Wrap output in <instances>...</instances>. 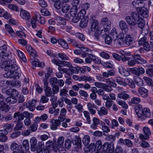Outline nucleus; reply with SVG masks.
<instances>
[{"instance_id": "1", "label": "nucleus", "mask_w": 153, "mask_h": 153, "mask_svg": "<svg viewBox=\"0 0 153 153\" xmlns=\"http://www.w3.org/2000/svg\"><path fill=\"white\" fill-rule=\"evenodd\" d=\"M79 1H72V4L73 6L70 9V13H68L65 16L66 19H70L71 17H73V22L77 23L80 19H82L87 17L85 16L86 12L85 9L81 10L78 14L76 15L77 10V5L79 4Z\"/></svg>"}, {"instance_id": "2", "label": "nucleus", "mask_w": 153, "mask_h": 153, "mask_svg": "<svg viewBox=\"0 0 153 153\" xmlns=\"http://www.w3.org/2000/svg\"><path fill=\"white\" fill-rule=\"evenodd\" d=\"M111 22L106 17L102 18L100 22L101 25L104 27L103 33L104 34L103 35H101V36H104L105 42L106 44L108 45L110 44L112 41L116 43H117V42L114 37V36L111 34L112 29L111 31L109 34L110 35L108 34L109 31L111 29Z\"/></svg>"}, {"instance_id": "3", "label": "nucleus", "mask_w": 153, "mask_h": 153, "mask_svg": "<svg viewBox=\"0 0 153 153\" xmlns=\"http://www.w3.org/2000/svg\"><path fill=\"white\" fill-rule=\"evenodd\" d=\"M111 33L112 35L114 36L117 44L120 45L124 46L126 45H130L132 43V39L129 35H126L125 37L124 34L122 33H120L117 35L116 29L115 28L112 29Z\"/></svg>"}, {"instance_id": "4", "label": "nucleus", "mask_w": 153, "mask_h": 153, "mask_svg": "<svg viewBox=\"0 0 153 153\" xmlns=\"http://www.w3.org/2000/svg\"><path fill=\"white\" fill-rule=\"evenodd\" d=\"M10 62L11 61H5L0 63V67L2 68L4 67L6 71H7V69L9 70L4 74V77L6 78L15 77V74H16L15 71L18 70V66L15 64L11 65H10L9 64L10 63Z\"/></svg>"}, {"instance_id": "5", "label": "nucleus", "mask_w": 153, "mask_h": 153, "mask_svg": "<svg viewBox=\"0 0 153 153\" xmlns=\"http://www.w3.org/2000/svg\"><path fill=\"white\" fill-rule=\"evenodd\" d=\"M52 62L53 63L58 66H63L68 65V67H67L68 68H64V69H63V71L67 75H70L73 73L77 74L79 73L77 67H73L71 66V64L68 62L58 60L55 59H52Z\"/></svg>"}, {"instance_id": "6", "label": "nucleus", "mask_w": 153, "mask_h": 153, "mask_svg": "<svg viewBox=\"0 0 153 153\" xmlns=\"http://www.w3.org/2000/svg\"><path fill=\"white\" fill-rule=\"evenodd\" d=\"M135 111L139 120L143 121L147 118L151 117V112L150 110L147 108H143L140 105L135 107Z\"/></svg>"}, {"instance_id": "7", "label": "nucleus", "mask_w": 153, "mask_h": 153, "mask_svg": "<svg viewBox=\"0 0 153 153\" xmlns=\"http://www.w3.org/2000/svg\"><path fill=\"white\" fill-rule=\"evenodd\" d=\"M26 49L27 51L32 56L30 59V61L32 64L33 68H34L36 66L43 67L45 65L44 63L39 62L38 59L34 57L37 55L36 51L29 45L26 46Z\"/></svg>"}, {"instance_id": "8", "label": "nucleus", "mask_w": 153, "mask_h": 153, "mask_svg": "<svg viewBox=\"0 0 153 153\" xmlns=\"http://www.w3.org/2000/svg\"><path fill=\"white\" fill-rule=\"evenodd\" d=\"M132 4L136 7L138 15L146 18L148 16V8L143 6V7H139L143 6L144 4L141 1H134L132 2Z\"/></svg>"}, {"instance_id": "9", "label": "nucleus", "mask_w": 153, "mask_h": 153, "mask_svg": "<svg viewBox=\"0 0 153 153\" xmlns=\"http://www.w3.org/2000/svg\"><path fill=\"white\" fill-rule=\"evenodd\" d=\"M106 82L107 84L96 82L94 83V85L97 88H102L107 92L112 90V87H115L116 86V83L113 81L112 79H107Z\"/></svg>"}, {"instance_id": "10", "label": "nucleus", "mask_w": 153, "mask_h": 153, "mask_svg": "<svg viewBox=\"0 0 153 153\" xmlns=\"http://www.w3.org/2000/svg\"><path fill=\"white\" fill-rule=\"evenodd\" d=\"M98 22L97 20L93 21L91 25V30L93 32L95 37L98 39L101 35H104L103 33L104 29L100 30V27L98 26Z\"/></svg>"}, {"instance_id": "11", "label": "nucleus", "mask_w": 153, "mask_h": 153, "mask_svg": "<svg viewBox=\"0 0 153 153\" xmlns=\"http://www.w3.org/2000/svg\"><path fill=\"white\" fill-rule=\"evenodd\" d=\"M11 92L9 97L6 99V101L7 103L13 104L16 102L17 101L19 94L18 92L14 89H9L6 91V94L9 95V92Z\"/></svg>"}, {"instance_id": "12", "label": "nucleus", "mask_w": 153, "mask_h": 153, "mask_svg": "<svg viewBox=\"0 0 153 153\" xmlns=\"http://www.w3.org/2000/svg\"><path fill=\"white\" fill-rule=\"evenodd\" d=\"M116 82L118 84L124 86H126L128 85L131 88L135 87V85L132 80L129 78H126L124 79L120 77L117 78Z\"/></svg>"}, {"instance_id": "13", "label": "nucleus", "mask_w": 153, "mask_h": 153, "mask_svg": "<svg viewBox=\"0 0 153 153\" xmlns=\"http://www.w3.org/2000/svg\"><path fill=\"white\" fill-rule=\"evenodd\" d=\"M75 46L78 48L79 49L74 51V53L76 55L81 54L82 57H85L86 56V53H91V51L84 47V45L79 44H74Z\"/></svg>"}, {"instance_id": "14", "label": "nucleus", "mask_w": 153, "mask_h": 153, "mask_svg": "<svg viewBox=\"0 0 153 153\" xmlns=\"http://www.w3.org/2000/svg\"><path fill=\"white\" fill-rule=\"evenodd\" d=\"M52 72V69L49 68L48 69L47 73L45 74L46 79L44 82V87L45 88V93L47 97L51 96L53 95V93L52 92L51 88L48 86V83L47 81H46L48 77L51 74Z\"/></svg>"}, {"instance_id": "15", "label": "nucleus", "mask_w": 153, "mask_h": 153, "mask_svg": "<svg viewBox=\"0 0 153 153\" xmlns=\"http://www.w3.org/2000/svg\"><path fill=\"white\" fill-rule=\"evenodd\" d=\"M128 64L131 66H133L136 64L145 63L146 61L142 58L141 57L138 55H134L133 56V58H128Z\"/></svg>"}, {"instance_id": "16", "label": "nucleus", "mask_w": 153, "mask_h": 153, "mask_svg": "<svg viewBox=\"0 0 153 153\" xmlns=\"http://www.w3.org/2000/svg\"><path fill=\"white\" fill-rule=\"evenodd\" d=\"M131 17L128 16L126 17V20L127 23L131 26V27L137 24V20L139 16H138L136 12H133L131 14Z\"/></svg>"}, {"instance_id": "17", "label": "nucleus", "mask_w": 153, "mask_h": 153, "mask_svg": "<svg viewBox=\"0 0 153 153\" xmlns=\"http://www.w3.org/2000/svg\"><path fill=\"white\" fill-rule=\"evenodd\" d=\"M33 117V115L32 113H29L27 111H25L23 114L17 112L15 113L14 115V118L19 120H23L24 117L30 118Z\"/></svg>"}, {"instance_id": "18", "label": "nucleus", "mask_w": 153, "mask_h": 153, "mask_svg": "<svg viewBox=\"0 0 153 153\" xmlns=\"http://www.w3.org/2000/svg\"><path fill=\"white\" fill-rule=\"evenodd\" d=\"M11 2V1H0V4L4 6L8 5V8L10 10L16 12H19V7L15 4H9Z\"/></svg>"}, {"instance_id": "19", "label": "nucleus", "mask_w": 153, "mask_h": 153, "mask_svg": "<svg viewBox=\"0 0 153 153\" xmlns=\"http://www.w3.org/2000/svg\"><path fill=\"white\" fill-rule=\"evenodd\" d=\"M128 70L133 74L137 76H140L141 75L144 74L145 72V69L143 68L140 67L129 68Z\"/></svg>"}, {"instance_id": "20", "label": "nucleus", "mask_w": 153, "mask_h": 153, "mask_svg": "<svg viewBox=\"0 0 153 153\" xmlns=\"http://www.w3.org/2000/svg\"><path fill=\"white\" fill-rule=\"evenodd\" d=\"M64 120V119L61 117H59L58 120H52L51 121V128L53 130H56L57 126H59L60 124V122H62Z\"/></svg>"}, {"instance_id": "21", "label": "nucleus", "mask_w": 153, "mask_h": 153, "mask_svg": "<svg viewBox=\"0 0 153 153\" xmlns=\"http://www.w3.org/2000/svg\"><path fill=\"white\" fill-rule=\"evenodd\" d=\"M64 142V138L62 137H59L57 140V144L56 146H55L54 150L55 152L57 151L58 150L59 151L61 150L63 148Z\"/></svg>"}, {"instance_id": "22", "label": "nucleus", "mask_w": 153, "mask_h": 153, "mask_svg": "<svg viewBox=\"0 0 153 153\" xmlns=\"http://www.w3.org/2000/svg\"><path fill=\"white\" fill-rule=\"evenodd\" d=\"M21 148V146H19L15 143H12L10 146V149L13 151V153H24Z\"/></svg>"}, {"instance_id": "23", "label": "nucleus", "mask_w": 153, "mask_h": 153, "mask_svg": "<svg viewBox=\"0 0 153 153\" xmlns=\"http://www.w3.org/2000/svg\"><path fill=\"white\" fill-rule=\"evenodd\" d=\"M103 149L104 151H106L108 153H114V144L112 143H105L103 145Z\"/></svg>"}, {"instance_id": "24", "label": "nucleus", "mask_w": 153, "mask_h": 153, "mask_svg": "<svg viewBox=\"0 0 153 153\" xmlns=\"http://www.w3.org/2000/svg\"><path fill=\"white\" fill-rule=\"evenodd\" d=\"M19 15L24 20H28L30 19L31 16L29 12L23 9H21Z\"/></svg>"}, {"instance_id": "25", "label": "nucleus", "mask_w": 153, "mask_h": 153, "mask_svg": "<svg viewBox=\"0 0 153 153\" xmlns=\"http://www.w3.org/2000/svg\"><path fill=\"white\" fill-rule=\"evenodd\" d=\"M138 92L141 97L146 98L148 95L149 91L147 89L143 87H140L138 89Z\"/></svg>"}, {"instance_id": "26", "label": "nucleus", "mask_w": 153, "mask_h": 153, "mask_svg": "<svg viewBox=\"0 0 153 153\" xmlns=\"http://www.w3.org/2000/svg\"><path fill=\"white\" fill-rule=\"evenodd\" d=\"M30 149L32 151L34 152L36 148L37 141L36 138L34 137H32L30 140Z\"/></svg>"}, {"instance_id": "27", "label": "nucleus", "mask_w": 153, "mask_h": 153, "mask_svg": "<svg viewBox=\"0 0 153 153\" xmlns=\"http://www.w3.org/2000/svg\"><path fill=\"white\" fill-rule=\"evenodd\" d=\"M119 26L122 32L126 33L128 30V25L123 20H121L119 22Z\"/></svg>"}, {"instance_id": "28", "label": "nucleus", "mask_w": 153, "mask_h": 153, "mask_svg": "<svg viewBox=\"0 0 153 153\" xmlns=\"http://www.w3.org/2000/svg\"><path fill=\"white\" fill-rule=\"evenodd\" d=\"M139 76H134L133 80L137 85L139 86H142L144 85V82L142 79Z\"/></svg>"}, {"instance_id": "29", "label": "nucleus", "mask_w": 153, "mask_h": 153, "mask_svg": "<svg viewBox=\"0 0 153 153\" xmlns=\"http://www.w3.org/2000/svg\"><path fill=\"white\" fill-rule=\"evenodd\" d=\"M7 134V131L4 130H0V141L2 142L6 141L7 140V138L6 135Z\"/></svg>"}, {"instance_id": "30", "label": "nucleus", "mask_w": 153, "mask_h": 153, "mask_svg": "<svg viewBox=\"0 0 153 153\" xmlns=\"http://www.w3.org/2000/svg\"><path fill=\"white\" fill-rule=\"evenodd\" d=\"M36 103V101L35 100H33L31 102H28L27 103L26 106L28 108L29 110L31 111H33L35 109V105Z\"/></svg>"}, {"instance_id": "31", "label": "nucleus", "mask_w": 153, "mask_h": 153, "mask_svg": "<svg viewBox=\"0 0 153 153\" xmlns=\"http://www.w3.org/2000/svg\"><path fill=\"white\" fill-rule=\"evenodd\" d=\"M22 144L25 149V151L23 150L24 153H30L29 151L30 146L28 140H24L23 141Z\"/></svg>"}, {"instance_id": "32", "label": "nucleus", "mask_w": 153, "mask_h": 153, "mask_svg": "<svg viewBox=\"0 0 153 153\" xmlns=\"http://www.w3.org/2000/svg\"><path fill=\"white\" fill-rule=\"evenodd\" d=\"M119 72L120 74L124 76H128L130 75V73L129 72L126 71L124 68L120 66L119 67Z\"/></svg>"}, {"instance_id": "33", "label": "nucleus", "mask_w": 153, "mask_h": 153, "mask_svg": "<svg viewBox=\"0 0 153 153\" xmlns=\"http://www.w3.org/2000/svg\"><path fill=\"white\" fill-rule=\"evenodd\" d=\"M139 16V17L137 18V24L138 27L142 29L144 27L145 22L144 20L142 18L140 17V16Z\"/></svg>"}, {"instance_id": "34", "label": "nucleus", "mask_w": 153, "mask_h": 153, "mask_svg": "<svg viewBox=\"0 0 153 153\" xmlns=\"http://www.w3.org/2000/svg\"><path fill=\"white\" fill-rule=\"evenodd\" d=\"M88 21V17H85L82 18L80 23V26L82 28L85 27L87 25Z\"/></svg>"}, {"instance_id": "35", "label": "nucleus", "mask_w": 153, "mask_h": 153, "mask_svg": "<svg viewBox=\"0 0 153 153\" xmlns=\"http://www.w3.org/2000/svg\"><path fill=\"white\" fill-rule=\"evenodd\" d=\"M58 42L59 45L64 48L67 49L68 48V43L64 40L59 39L58 40Z\"/></svg>"}, {"instance_id": "36", "label": "nucleus", "mask_w": 153, "mask_h": 153, "mask_svg": "<svg viewBox=\"0 0 153 153\" xmlns=\"http://www.w3.org/2000/svg\"><path fill=\"white\" fill-rule=\"evenodd\" d=\"M119 53L122 56H124V58H122V61H125L128 60V58L126 57V56H129L131 55L130 52L128 51L126 52L123 50H120L119 51Z\"/></svg>"}, {"instance_id": "37", "label": "nucleus", "mask_w": 153, "mask_h": 153, "mask_svg": "<svg viewBox=\"0 0 153 153\" xmlns=\"http://www.w3.org/2000/svg\"><path fill=\"white\" fill-rule=\"evenodd\" d=\"M140 99L137 97H134L131 98V101L128 102L129 105H131L132 104H137L140 102Z\"/></svg>"}, {"instance_id": "38", "label": "nucleus", "mask_w": 153, "mask_h": 153, "mask_svg": "<svg viewBox=\"0 0 153 153\" xmlns=\"http://www.w3.org/2000/svg\"><path fill=\"white\" fill-rule=\"evenodd\" d=\"M88 109L90 112L92 114H94L96 113L95 111L93 108H95L94 105L93 103H88L87 105Z\"/></svg>"}, {"instance_id": "39", "label": "nucleus", "mask_w": 153, "mask_h": 153, "mask_svg": "<svg viewBox=\"0 0 153 153\" xmlns=\"http://www.w3.org/2000/svg\"><path fill=\"white\" fill-rule=\"evenodd\" d=\"M44 144L42 141L38 144L36 151L37 153H43V149L44 148Z\"/></svg>"}, {"instance_id": "40", "label": "nucleus", "mask_w": 153, "mask_h": 153, "mask_svg": "<svg viewBox=\"0 0 153 153\" xmlns=\"http://www.w3.org/2000/svg\"><path fill=\"white\" fill-rule=\"evenodd\" d=\"M82 81H88L91 82H93L94 81V79L90 76H81Z\"/></svg>"}, {"instance_id": "41", "label": "nucleus", "mask_w": 153, "mask_h": 153, "mask_svg": "<svg viewBox=\"0 0 153 153\" xmlns=\"http://www.w3.org/2000/svg\"><path fill=\"white\" fill-rule=\"evenodd\" d=\"M119 142L121 143L124 142V144L128 147H131L133 145L132 141L128 139H125L124 141L123 140L120 139L119 140Z\"/></svg>"}, {"instance_id": "42", "label": "nucleus", "mask_w": 153, "mask_h": 153, "mask_svg": "<svg viewBox=\"0 0 153 153\" xmlns=\"http://www.w3.org/2000/svg\"><path fill=\"white\" fill-rule=\"evenodd\" d=\"M117 103L123 108L126 109L128 108V106L125 102L120 100H117Z\"/></svg>"}, {"instance_id": "43", "label": "nucleus", "mask_w": 153, "mask_h": 153, "mask_svg": "<svg viewBox=\"0 0 153 153\" xmlns=\"http://www.w3.org/2000/svg\"><path fill=\"white\" fill-rule=\"evenodd\" d=\"M4 26L6 30L8 32L10 35L12 36H13L15 34V33L13 29L10 27V25L6 24Z\"/></svg>"}, {"instance_id": "44", "label": "nucleus", "mask_w": 153, "mask_h": 153, "mask_svg": "<svg viewBox=\"0 0 153 153\" xmlns=\"http://www.w3.org/2000/svg\"><path fill=\"white\" fill-rule=\"evenodd\" d=\"M118 97L121 99L126 100L129 98L130 96L127 94L120 93L118 94Z\"/></svg>"}, {"instance_id": "45", "label": "nucleus", "mask_w": 153, "mask_h": 153, "mask_svg": "<svg viewBox=\"0 0 153 153\" xmlns=\"http://www.w3.org/2000/svg\"><path fill=\"white\" fill-rule=\"evenodd\" d=\"M37 18L36 17V15L33 17L31 19V24L32 27L33 28H35L36 27L37 23L36 21L37 20Z\"/></svg>"}, {"instance_id": "46", "label": "nucleus", "mask_w": 153, "mask_h": 153, "mask_svg": "<svg viewBox=\"0 0 153 153\" xmlns=\"http://www.w3.org/2000/svg\"><path fill=\"white\" fill-rule=\"evenodd\" d=\"M18 55L19 57L24 62H25L27 61L26 59L24 53L21 51L17 50V51Z\"/></svg>"}, {"instance_id": "47", "label": "nucleus", "mask_w": 153, "mask_h": 153, "mask_svg": "<svg viewBox=\"0 0 153 153\" xmlns=\"http://www.w3.org/2000/svg\"><path fill=\"white\" fill-rule=\"evenodd\" d=\"M143 79L148 85L151 86L153 85V81L151 79L146 76H143Z\"/></svg>"}, {"instance_id": "48", "label": "nucleus", "mask_w": 153, "mask_h": 153, "mask_svg": "<svg viewBox=\"0 0 153 153\" xmlns=\"http://www.w3.org/2000/svg\"><path fill=\"white\" fill-rule=\"evenodd\" d=\"M36 17L37 18V21L41 24H44L45 22V20L44 17H41L38 13L35 14Z\"/></svg>"}, {"instance_id": "49", "label": "nucleus", "mask_w": 153, "mask_h": 153, "mask_svg": "<svg viewBox=\"0 0 153 153\" xmlns=\"http://www.w3.org/2000/svg\"><path fill=\"white\" fill-rule=\"evenodd\" d=\"M56 21L57 25L59 24L65 25L66 24L65 19L62 17H58L56 18Z\"/></svg>"}, {"instance_id": "50", "label": "nucleus", "mask_w": 153, "mask_h": 153, "mask_svg": "<svg viewBox=\"0 0 153 153\" xmlns=\"http://www.w3.org/2000/svg\"><path fill=\"white\" fill-rule=\"evenodd\" d=\"M13 124H7L4 125V130L8 132L10 131L13 128Z\"/></svg>"}, {"instance_id": "51", "label": "nucleus", "mask_w": 153, "mask_h": 153, "mask_svg": "<svg viewBox=\"0 0 153 153\" xmlns=\"http://www.w3.org/2000/svg\"><path fill=\"white\" fill-rule=\"evenodd\" d=\"M143 131L145 135L149 136L151 134L150 129L147 126H145L143 128Z\"/></svg>"}, {"instance_id": "52", "label": "nucleus", "mask_w": 153, "mask_h": 153, "mask_svg": "<svg viewBox=\"0 0 153 153\" xmlns=\"http://www.w3.org/2000/svg\"><path fill=\"white\" fill-rule=\"evenodd\" d=\"M90 140V138L89 136L88 135H86L84 136L82 139V142L85 145H88Z\"/></svg>"}, {"instance_id": "53", "label": "nucleus", "mask_w": 153, "mask_h": 153, "mask_svg": "<svg viewBox=\"0 0 153 153\" xmlns=\"http://www.w3.org/2000/svg\"><path fill=\"white\" fill-rule=\"evenodd\" d=\"M92 57V60L95 63L99 64L101 62L100 58L93 54H90V57Z\"/></svg>"}, {"instance_id": "54", "label": "nucleus", "mask_w": 153, "mask_h": 153, "mask_svg": "<svg viewBox=\"0 0 153 153\" xmlns=\"http://www.w3.org/2000/svg\"><path fill=\"white\" fill-rule=\"evenodd\" d=\"M63 4L62 1H56L54 4V7L57 9H60Z\"/></svg>"}, {"instance_id": "55", "label": "nucleus", "mask_w": 153, "mask_h": 153, "mask_svg": "<svg viewBox=\"0 0 153 153\" xmlns=\"http://www.w3.org/2000/svg\"><path fill=\"white\" fill-rule=\"evenodd\" d=\"M56 55L57 58L59 57L60 58L64 60H68V57L66 55L62 54V53H58V54L56 53Z\"/></svg>"}, {"instance_id": "56", "label": "nucleus", "mask_w": 153, "mask_h": 153, "mask_svg": "<svg viewBox=\"0 0 153 153\" xmlns=\"http://www.w3.org/2000/svg\"><path fill=\"white\" fill-rule=\"evenodd\" d=\"M107 113L108 112L107 110L104 107L101 108L100 110L98 111V114L100 116H102V115H106Z\"/></svg>"}, {"instance_id": "57", "label": "nucleus", "mask_w": 153, "mask_h": 153, "mask_svg": "<svg viewBox=\"0 0 153 153\" xmlns=\"http://www.w3.org/2000/svg\"><path fill=\"white\" fill-rule=\"evenodd\" d=\"M95 150H100L102 148V142L101 140H98L96 143Z\"/></svg>"}, {"instance_id": "58", "label": "nucleus", "mask_w": 153, "mask_h": 153, "mask_svg": "<svg viewBox=\"0 0 153 153\" xmlns=\"http://www.w3.org/2000/svg\"><path fill=\"white\" fill-rule=\"evenodd\" d=\"M22 123L21 121H18L14 128V129L15 130H21L22 127Z\"/></svg>"}, {"instance_id": "59", "label": "nucleus", "mask_w": 153, "mask_h": 153, "mask_svg": "<svg viewBox=\"0 0 153 153\" xmlns=\"http://www.w3.org/2000/svg\"><path fill=\"white\" fill-rule=\"evenodd\" d=\"M83 114L85 117L86 119L87 123L88 124H90L91 122V120H90L89 113L86 111H84L83 112Z\"/></svg>"}, {"instance_id": "60", "label": "nucleus", "mask_w": 153, "mask_h": 153, "mask_svg": "<svg viewBox=\"0 0 153 153\" xmlns=\"http://www.w3.org/2000/svg\"><path fill=\"white\" fill-rule=\"evenodd\" d=\"M59 66V67L58 68V69L60 72L57 73L56 74V76L58 78H61L62 76V73H63L64 72L65 73V72L63 71V69H64V68H62L61 67V66Z\"/></svg>"}, {"instance_id": "61", "label": "nucleus", "mask_w": 153, "mask_h": 153, "mask_svg": "<svg viewBox=\"0 0 153 153\" xmlns=\"http://www.w3.org/2000/svg\"><path fill=\"white\" fill-rule=\"evenodd\" d=\"M57 98L56 97L53 96L51 97V100L52 102V104L53 107L56 108L57 105L58 104L56 102L57 100Z\"/></svg>"}, {"instance_id": "62", "label": "nucleus", "mask_w": 153, "mask_h": 153, "mask_svg": "<svg viewBox=\"0 0 153 153\" xmlns=\"http://www.w3.org/2000/svg\"><path fill=\"white\" fill-rule=\"evenodd\" d=\"M151 67L152 69L151 68L148 69L146 71V73L150 76H153V65H151Z\"/></svg>"}, {"instance_id": "63", "label": "nucleus", "mask_w": 153, "mask_h": 153, "mask_svg": "<svg viewBox=\"0 0 153 153\" xmlns=\"http://www.w3.org/2000/svg\"><path fill=\"white\" fill-rule=\"evenodd\" d=\"M3 14H2V17L6 19H10L11 18V15L9 13L6 11L3 12Z\"/></svg>"}, {"instance_id": "64", "label": "nucleus", "mask_w": 153, "mask_h": 153, "mask_svg": "<svg viewBox=\"0 0 153 153\" xmlns=\"http://www.w3.org/2000/svg\"><path fill=\"white\" fill-rule=\"evenodd\" d=\"M16 33L17 36L20 38H23L25 36V33L23 31H17Z\"/></svg>"}]
</instances>
